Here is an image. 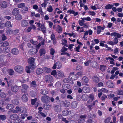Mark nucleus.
I'll use <instances>...</instances> for the list:
<instances>
[{
	"mask_svg": "<svg viewBox=\"0 0 123 123\" xmlns=\"http://www.w3.org/2000/svg\"><path fill=\"white\" fill-rule=\"evenodd\" d=\"M36 74L38 75H40L43 72V69L40 68H37L36 70Z\"/></svg>",
	"mask_w": 123,
	"mask_h": 123,
	"instance_id": "nucleus-17",
	"label": "nucleus"
},
{
	"mask_svg": "<svg viewBox=\"0 0 123 123\" xmlns=\"http://www.w3.org/2000/svg\"><path fill=\"white\" fill-rule=\"evenodd\" d=\"M38 50L35 49H30L29 51L28 52L30 54L33 55L36 54L38 51Z\"/></svg>",
	"mask_w": 123,
	"mask_h": 123,
	"instance_id": "nucleus-12",
	"label": "nucleus"
},
{
	"mask_svg": "<svg viewBox=\"0 0 123 123\" xmlns=\"http://www.w3.org/2000/svg\"><path fill=\"white\" fill-rule=\"evenodd\" d=\"M106 85L108 87L110 88H113L115 87L114 83L110 80L107 81Z\"/></svg>",
	"mask_w": 123,
	"mask_h": 123,
	"instance_id": "nucleus-9",
	"label": "nucleus"
},
{
	"mask_svg": "<svg viewBox=\"0 0 123 123\" xmlns=\"http://www.w3.org/2000/svg\"><path fill=\"white\" fill-rule=\"evenodd\" d=\"M37 98H35L34 99H31V103L32 105H34L37 100Z\"/></svg>",
	"mask_w": 123,
	"mask_h": 123,
	"instance_id": "nucleus-50",
	"label": "nucleus"
},
{
	"mask_svg": "<svg viewBox=\"0 0 123 123\" xmlns=\"http://www.w3.org/2000/svg\"><path fill=\"white\" fill-rule=\"evenodd\" d=\"M50 55H53L55 52L54 49L53 48H51L50 49Z\"/></svg>",
	"mask_w": 123,
	"mask_h": 123,
	"instance_id": "nucleus-60",
	"label": "nucleus"
},
{
	"mask_svg": "<svg viewBox=\"0 0 123 123\" xmlns=\"http://www.w3.org/2000/svg\"><path fill=\"white\" fill-rule=\"evenodd\" d=\"M23 89H21V92L22 93L26 94L27 90L29 88V86L26 84H23L22 85Z\"/></svg>",
	"mask_w": 123,
	"mask_h": 123,
	"instance_id": "nucleus-7",
	"label": "nucleus"
},
{
	"mask_svg": "<svg viewBox=\"0 0 123 123\" xmlns=\"http://www.w3.org/2000/svg\"><path fill=\"white\" fill-rule=\"evenodd\" d=\"M6 115H0V120H2V121L6 119Z\"/></svg>",
	"mask_w": 123,
	"mask_h": 123,
	"instance_id": "nucleus-54",
	"label": "nucleus"
},
{
	"mask_svg": "<svg viewBox=\"0 0 123 123\" xmlns=\"http://www.w3.org/2000/svg\"><path fill=\"white\" fill-rule=\"evenodd\" d=\"M70 85L68 84H64L62 86V88L65 90H67L70 87Z\"/></svg>",
	"mask_w": 123,
	"mask_h": 123,
	"instance_id": "nucleus-36",
	"label": "nucleus"
},
{
	"mask_svg": "<svg viewBox=\"0 0 123 123\" xmlns=\"http://www.w3.org/2000/svg\"><path fill=\"white\" fill-rule=\"evenodd\" d=\"M19 32V30L18 29H16L12 30L11 32V34L12 36H14L16 35Z\"/></svg>",
	"mask_w": 123,
	"mask_h": 123,
	"instance_id": "nucleus-38",
	"label": "nucleus"
},
{
	"mask_svg": "<svg viewBox=\"0 0 123 123\" xmlns=\"http://www.w3.org/2000/svg\"><path fill=\"white\" fill-rule=\"evenodd\" d=\"M25 6V4L23 3H21L18 5V6L19 8H23Z\"/></svg>",
	"mask_w": 123,
	"mask_h": 123,
	"instance_id": "nucleus-51",
	"label": "nucleus"
},
{
	"mask_svg": "<svg viewBox=\"0 0 123 123\" xmlns=\"http://www.w3.org/2000/svg\"><path fill=\"white\" fill-rule=\"evenodd\" d=\"M18 117V116L17 114H11L10 116V118L12 120H14L15 119Z\"/></svg>",
	"mask_w": 123,
	"mask_h": 123,
	"instance_id": "nucleus-25",
	"label": "nucleus"
},
{
	"mask_svg": "<svg viewBox=\"0 0 123 123\" xmlns=\"http://www.w3.org/2000/svg\"><path fill=\"white\" fill-rule=\"evenodd\" d=\"M85 121V120H84L80 118V117L78 121V123H83Z\"/></svg>",
	"mask_w": 123,
	"mask_h": 123,
	"instance_id": "nucleus-64",
	"label": "nucleus"
},
{
	"mask_svg": "<svg viewBox=\"0 0 123 123\" xmlns=\"http://www.w3.org/2000/svg\"><path fill=\"white\" fill-rule=\"evenodd\" d=\"M82 91L84 93H89L90 91V88L87 87H84L83 88Z\"/></svg>",
	"mask_w": 123,
	"mask_h": 123,
	"instance_id": "nucleus-24",
	"label": "nucleus"
},
{
	"mask_svg": "<svg viewBox=\"0 0 123 123\" xmlns=\"http://www.w3.org/2000/svg\"><path fill=\"white\" fill-rule=\"evenodd\" d=\"M93 80L94 82L97 83H98L99 81V79L97 76H94L93 78Z\"/></svg>",
	"mask_w": 123,
	"mask_h": 123,
	"instance_id": "nucleus-39",
	"label": "nucleus"
},
{
	"mask_svg": "<svg viewBox=\"0 0 123 123\" xmlns=\"http://www.w3.org/2000/svg\"><path fill=\"white\" fill-rule=\"evenodd\" d=\"M82 80L85 83H87L89 81V80L88 78L86 76H84L82 78Z\"/></svg>",
	"mask_w": 123,
	"mask_h": 123,
	"instance_id": "nucleus-47",
	"label": "nucleus"
},
{
	"mask_svg": "<svg viewBox=\"0 0 123 123\" xmlns=\"http://www.w3.org/2000/svg\"><path fill=\"white\" fill-rule=\"evenodd\" d=\"M62 113L63 116H67L69 114V111L68 110L65 109L62 112Z\"/></svg>",
	"mask_w": 123,
	"mask_h": 123,
	"instance_id": "nucleus-32",
	"label": "nucleus"
},
{
	"mask_svg": "<svg viewBox=\"0 0 123 123\" xmlns=\"http://www.w3.org/2000/svg\"><path fill=\"white\" fill-rule=\"evenodd\" d=\"M28 63L30 64V68H32L34 66L35 59L32 57H30L28 59Z\"/></svg>",
	"mask_w": 123,
	"mask_h": 123,
	"instance_id": "nucleus-5",
	"label": "nucleus"
},
{
	"mask_svg": "<svg viewBox=\"0 0 123 123\" xmlns=\"http://www.w3.org/2000/svg\"><path fill=\"white\" fill-rule=\"evenodd\" d=\"M15 16L16 19L17 20H20L22 19V17L19 13Z\"/></svg>",
	"mask_w": 123,
	"mask_h": 123,
	"instance_id": "nucleus-43",
	"label": "nucleus"
},
{
	"mask_svg": "<svg viewBox=\"0 0 123 123\" xmlns=\"http://www.w3.org/2000/svg\"><path fill=\"white\" fill-rule=\"evenodd\" d=\"M40 56H42L43 55H45L46 53V50L43 48L40 49L39 50Z\"/></svg>",
	"mask_w": 123,
	"mask_h": 123,
	"instance_id": "nucleus-26",
	"label": "nucleus"
},
{
	"mask_svg": "<svg viewBox=\"0 0 123 123\" xmlns=\"http://www.w3.org/2000/svg\"><path fill=\"white\" fill-rule=\"evenodd\" d=\"M26 94H27V93L26 94L24 93L23 95L21 98L22 101L24 102H26L28 100V98L26 96Z\"/></svg>",
	"mask_w": 123,
	"mask_h": 123,
	"instance_id": "nucleus-22",
	"label": "nucleus"
},
{
	"mask_svg": "<svg viewBox=\"0 0 123 123\" xmlns=\"http://www.w3.org/2000/svg\"><path fill=\"white\" fill-rule=\"evenodd\" d=\"M9 43L7 41H5L2 43V46L3 47H6L9 45Z\"/></svg>",
	"mask_w": 123,
	"mask_h": 123,
	"instance_id": "nucleus-53",
	"label": "nucleus"
},
{
	"mask_svg": "<svg viewBox=\"0 0 123 123\" xmlns=\"http://www.w3.org/2000/svg\"><path fill=\"white\" fill-rule=\"evenodd\" d=\"M45 80L46 83H52L53 80V77L50 75H47L45 76Z\"/></svg>",
	"mask_w": 123,
	"mask_h": 123,
	"instance_id": "nucleus-2",
	"label": "nucleus"
},
{
	"mask_svg": "<svg viewBox=\"0 0 123 123\" xmlns=\"http://www.w3.org/2000/svg\"><path fill=\"white\" fill-rule=\"evenodd\" d=\"M44 71L45 73H49L51 72V70L50 68L46 67L44 68Z\"/></svg>",
	"mask_w": 123,
	"mask_h": 123,
	"instance_id": "nucleus-41",
	"label": "nucleus"
},
{
	"mask_svg": "<svg viewBox=\"0 0 123 123\" xmlns=\"http://www.w3.org/2000/svg\"><path fill=\"white\" fill-rule=\"evenodd\" d=\"M74 72L70 73L69 76H70V79L71 80H77L78 78L77 76L74 74Z\"/></svg>",
	"mask_w": 123,
	"mask_h": 123,
	"instance_id": "nucleus-10",
	"label": "nucleus"
},
{
	"mask_svg": "<svg viewBox=\"0 0 123 123\" xmlns=\"http://www.w3.org/2000/svg\"><path fill=\"white\" fill-rule=\"evenodd\" d=\"M12 14L14 16H15L17 14L19 13V10L18 8H15L12 10Z\"/></svg>",
	"mask_w": 123,
	"mask_h": 123,
	"instance_id": "nucleus-19",
	"label": "nucleus"
},
{
	"mask_svg": "<svg viewBox=\"0 0 123 123\" xmlns=\"http://www.w3.org/2000/svg\"><path fill=\"white\" fill-rule=\"evenodd\" d=\"M67 13H69L70 14H72L74 15V16H76L78 14V12H75L74 10L69 9L67 11Z\"/></svg>",
	"mask_w": 123,
	"mask_h": 123,
	"instance_id": "nucleus-23",
	"label": "nucleus"
},
{
	"mask_svg": "<svg viewBox=\"0 0 123 123\" xmlns=\"http://www.w3.org/2000/svg\"><path fill=\"white\" fill-rule=\"evenodd\" d=\"M31 86L33 87H35L36 86V83L35 81H32L31 83Z\"/></svg>",
	"mask_w": 123,
	"mask_h": 123,
	"instance_id": "nucleus-57",
	"label": "nucleus"
},
{
	"mask_svg": "<svg viewBox=\"0 0 123 123\" xmlns=\"http://www.w3.org/2000/svg\"><path fill=\"white\" fill-rule=\"evenodd\" d=\"M3 50L5 53H7L9 52L10 51V48L9 47H5L3 49Z\"/></svg>",
	"mask_w": 123,
	"mask_h": 123,
	"instance_id": "nucleus-44",
	"label": "nucleus"
},
{
	"mask_svg": "<svg viewBox=\"0 0 123 123\" xmlns=\"http://www.w3.org/2000/svg\"><path fill=\"white\" fill-rule=\"evenodd\" d=\"M1 6L3 8H6L7 6V3L5 1H3L2 2H1Z\"/></svg>",
	"mask_w": 123,
	"mask_h": 123,
	"instance_id": "nucleus-30",
	"label": "nucleus"
},
{
	"mask_svg": "<svg viewBox=\"0 0 123 123\" xmlns=\"http://www.w3.org/2000/svg\"><path fill=\"white\" fill-rule=\"evenodd\" d=\"M113 6L110 4H108L105 6V9H109L112 8Z\"/></svg>",
	"mask_w": 123,
	"mask_h": 123,
	"instance_id": "nucleus-48",
	"label": "nucleus"
},
{
	"mask_svg": "<svg viewBox=\"0 0 123 123\" xmlns=\"http://www.w3.org/2000/svg\"><path fill=\"white\" fill-rule=\"evenodd\" d=\"M82 99L85 101L86 100L89 98L88 95L86 94H84L82 95Z\"/></svg>",
	"mask_w": 123,
	"mask_h": 123,
	"instance_id": "nucleus-34",
	"label": "nucleus"
},
{
	"mask_svg": "<svg viewBox=\"0 0 123 123\" xmlns=\"http://www.w3.org/2000/svg\"><path fill=\"white\" fill-rule=\"evenodd\" d=\"M62 27L60 25H58L56 29V31L58 33H60L62 32Z\"/></svg>",
	"mask_w": 123,
	"mask_h": 123,
	"instance_id": "nucleus-33",
	"label": "nucleus"
},
{
	"mask_svg": "<svg viewBox=\"0 0 123 123\" xmlns=\"http://www.w3.org/2000/svg\"><path fill=\"white\" fill-rule=\"evenodd\" d=\"M97 101H98L97 100H95L93 101L92 103V105H89V104H87V103L86 106L90 110H91L92 107L95 105L96 102Z\"/></svg>",
	"mask_w": 123,
	"mask_h": 123,
	"instance_id": "nucleus-15",
	"label": "nucleus"
},
{
	"mask_svg": "<svg viewBox=\"0 0 123 123\" xmlns=\"http://www.w3.org/2000/svg\"><path fill=\"white\" fill-rule=\"evenodd\" d=\"M57 75L59 78H62L64 76V73L62 71H59L57 72Z\"/></svg>",
	"mask_w": 123,
	"mask_h": 123,
	"instance_id": "nucleus-28",
	"label": "nucleus"
},
{
	"mask_svg": "<svg viewBox=\"0 0 123 123\" xmlns=\"http://www.w3.org/2000/svg\"><path fill=\"white\" fill-rule=\"evenodd\" d=\"M41 100L43 103H47L50 101V99L49 97L48 96L43 95L42 97Z\"/></svg>",
	"mask_w": 123,
	"mask_h": 123,
	"instance_id": "nucleus-3",
	"label": "nucleus"
},
{
	"mask_svg": "<svg viewBox=\"0 0 123 123\" xmlns=\"http://www.w3.org/2000/svg\"><path fill=\"white\" fill-rule=\"evenodd\" d=\"M69 102L67 100L62 101L61 102L62 105L65 107H67L69 106Z\"/></svg>",
	"mask_w": 123,
	"mask_h": 123,
	"instance_id": "nucleus-13",
	"label": "nucleus"
},
{
	"mask_svg": "<svg viewBox=\"0 0 123 123\" xmlns=\"http://www.w3.org/2000/svg\"><path fill=\"white\" fill-rule=\"evenodd\" d=\"M111 120V117H109L106 118L104 120V122L105 123H109Z\"/></svg>",
	"mask_w": 123,
	"mask_h": 123,
	"instance_id": "nucleus-45",
	"label": "nucleus"
},
{
	"mask_svg": "<svg viewBox=\"0 0 123 123\" xmlns=\"http://www.w3.org/2000/svg\"><path fill=\"white\" fill-rule=\"evenodd\" d=\"M11 52L14 55H17L18 54L19 51L17 48H13L11 50Z\"/></svg>",
	"mask_w": 123,
	"mask_h": 123,
	"instance_id": "nucleus-16",
	"label": "nucleus"
},
{
	"mask_svg": "<svg viewBox=\"0 0 123 123\" xmlns=\"http://www.w3.org/2000/svg\"><path fill=\"white\" fill-rule=\"evenodd\" d=\"M28 22L27 21L24 20L22 21L21 25L22 26L25 27L28 26Z\"/></svg>",
	"mask_w": 123,
	"mask_h": 123,
	"instance_id": "nucleus-18",
	"label": "nucleus"
},
{
	"mask_svg": "<svg viewBox=\"0 0 123 123\" xmlns=\"http://www.w3.org/2000/svg\"><path fill=\"white\" fill-rule=\"evenodd\" d=\"M117 94L119 95H123V90H120L118 91Z\"/></svg>",
	"mask_w": 123,
	"mask_h": 123,
	"instance_id": "nucleus-61",
	"label": "nucleus"
},
{
	"mask_svg": "<svg viewBox=\"0 0 123 123\" xmlns=\"http://www.w3.org/2000/svg\"><path fill=\"white\" fill-rule=\"evenodd\" d=\"M71 80L70 79V76H69L67 78H65L63 80V81L65 83H68Z\"/></svg>",
	"mask_w": 123,
	"mask_h": 123,
	"instance_id": "nucleus-40",
	"label": "nucleus"
},
{
	"mask_svg": "<svg viewBox=\"0 0 123 123\" xmlns=\"http://www.w3.org/2000/svg\"><path fill=\"white\" fill-rule=\"evenodd\" d=\"M21 121V120L18 117L16 119L13 121V122L14 123H19Z\"/></svg>",
	"mask_w": 123,
	"mask_h": 123,
	"instance_id": "nucleus-46",
	"label": "nucleus"
},
{
	"mask_svg": "<svg viewBox=\"0 0 123 123\" xmlns=\"http://www.w3.org/2000/svg\"><path fill=\"white\" fill-rule=\"evenodd\" d=\"M97 28L98 29H100V30H103L105 29V25H103L102 27L100 26H97Z\"/></svg>",
	"mask_w": 123,
	"mask_h": 123,
	"instance_id": "nucleus-62",
	"label": "nucleus"
},
{
	"mask_svg": "<svg viewBox=\"0 0 123 123\" xmlns=\"http://www.w3.org/2000/svg\"><path fill=\"white\" fill-rule=\"evenodd\" d=\"M28 8L27 7H24L22 9L21 12H22L26 13L27 12Z\"/></svg>",
	"mask_w": 123,
	"mask_h": 123,
	"instance_id": "nucleus-42",
	"label": "nucleus"
},
{
	"mask_svg": "<svg viewBox=\"0 0 123 123\" xmlns=\"http://www.w3.org/2000/svg\"><path fill=\"white\" fill-rule=\"evenodd\" d=\"M41 94L42 95H45L48 93V91H47L46 90L42 89L41 92Z\"/></svg>",
	"mask_w": 123,
	"mask_h": 123,
	"instance_id": "nucleus-49",
	"label": "nucleus"
},
{
	"mask_svg": "<svg viewBox=\"0 0 123 123\" xmlns=\"http://www.w3.org/2000/svg\"><path fill=\"white\" fill-rule=\"evenodd\" d=\"M30 68H31L29 66H26L25 68V71L27 73H30L31 72Z\"/></svg>",
	"mask_w": 123,
	"mask_h": 123,
	"instance_id": "nucleus-58",
	"label": "nucleus"
},
{
	"mask_svg": "<svg viewBox=\"0 0 123 123\" xmlns=\"http://www.w3.org/2000/svg\"><path fill=\"white\" fill-rule=\"evenodd\" d=\"M13 105L12 104H8L7 106V108L9 110H11L13 108Z\"/></svg>",
	"mask_w": 123,
	"mask_h": 123,
	"instance_id": "nucleus-55",
	"label": "nucleus"
},
{
	"mask_svg": "<svg viewBox=\"0 0 123 123\" xmlns=\"http://www.w3.org/2000/svg\"><path fill=\"white\" fill-rule=\"evenodd\" d=\"M12 31V30L11 29H8L6 30V33L7 35H11V32Z\"/></svg>",
	"mask_w": 123,
	"mask_h": 123,
	"instance_id": "nucleus-59",
	"label": "nucleus"
},
{
	"mask_svg": "<svg viewBox=\"0 0 123 123\" xmlns=\"http://www.w3.org/2000/svg\"><path fill=\"white\" fill-rule=\"evenodd\" d=\"M4 80H5L6 81V82L7 83V86H8L9 87L12 85L13 82L12 80H10L8 81L7 78L6 77L4 78Z\"/></svg>",
	"mask_w": 123,
	"mask_h": 123,
	"instance_id": "nucleus-20",
	"label": "nucleus"
},
{
	"mask_svg": "<svg viewBox=\"0 0 123 123\" xmlns=\"http://www.w3.org/2000/svg\"><path fill=\"white\" fill-rule=\"evenodd\" d=\"M40 28L42 32L44 34L46 32V29L44 24H41Z\"/></svg>",
	"mask_w": 123,
	"mask_h": 123,
	"instance_id": "nucleus-27",
	"label": "nucleus"
},
{
	"mask_svg": "<svg viewBox=\"0 0 123 123\" xmlns=\"http://www.w3.org/2000/svg\"><path fill=\"white\" fill-rule=\"evenodd\" d=\"M47 11L49 12H51L53 11V9L51 6L50 5L49 6L48 8L47 9Z\"/></svg>",
	"mask_w": 123,
	"mask_h": 123,
	"instance_id": "nucleus-56",
	"label": "nucleus"
},
{
	"mask_svg": "<svg viewBox=\"0 0 123 123\" xmlns=\"http://www.w3.org/2000/svg\"><path fill=\"white\" fill-rule=\"evenodd\" d=\"M55 111L57 112H59L61 111V107L59 105H56L54 107Z\"/></svg>",
	"mask_w": 123,
	"mask_h": 123,
	"instance_id": "nucleus-21",
	"label": "nucleus"
},
{
	"mask_svg": "<svg viewBox=\"0 0 123 123\" xmlns=\"http://www.w3.org/2000/svg\"><path fill=\"white\" fill-rule=\"evenodd\" d=\"M107 98V96L106 95H103L101 97V100L103 101H104L105 99Z\"/></svg>",
	"mask_w": 123,
	"mask_h": 123,
	"instance_id": "nucleus-63",
	"label": "nucleus"
},
{
	"mask_svg": "<svg viewBox=\"0 0 123 123\" xmlns=\"http://www.w3.org/2000/svg\"><path fill=\"white\" fill-rule=\"evenodd\" d=\"M17 109L19 111V112L22 113H26L27 112V111L26 108L24 106H22L17 108Z\"/></svg>",
	"mask_w": 123,
	"mask_h": 123,
	"instance_id": "nucleus-4",
	"label": "nucleus"
},
{
	"mask_svg": "<svg viewBox=\"0 0 123 123\" xmlns=\"http://www.w3.org/2000/svg\"><path fill=\"white\" fill-rule=\"evenodd\" d=\"M114 39V42L110 40L107 43L112 46L114 45L117 44L118 42V38L116 37Z\"/></svg>",
	"mask_w": 123,
	"mask_h": 123,
	"instance_id": "nucleus-8",
	"label": "nucleus"
},
{
	"mask_svg": "<svg viewBox=\"0 0 123 123\" xmlns=\"http://www.w3.org/2000/svg\"><path fill=\"white\" fill-rule=\"evenodd\" d=\"M62 66V64L60 62H57L56 63H54V65L52 67L53 69H55L56 68L57 69H59L61 68Z\"/></svg>",
	"mask_w": 123,
	"mask_h": 123,
	"instance_id": "nucleus-6",
	"label": "nucleus"
},
{
	"mask_svg": "<svg viewBox=\"0 0 123 123\" xmlns=\"http://www.w3.org/2000/svg\"><path fill=\"white\" fill-rule=\"evenodd\" d=\"M8 72L9 75L10 76L14 74V72L11 69H9L8 70Z\"/></svg>",
	"mask_w": 123,
	"mask_h": 123,
	"instance_id": "nucleus-37",
	"label": "nucleus"
},
{
	"mask_svg": "<svg viewBox=\"0 0 123 123\" xmlns=\"http://www.w3.org/2000/svg\"><path fill=\"white\" fill-rule=\"evenodd\" d=\"M6 27L9 28L10 27H12V25L11 24V22L9 21H7L5 24Z\"/></svg>",
	"mask_w": 123,
	"mask_h": 123,
	"instance_id": "nucleus-35",
	"label": "nucleus"
},
{
	"mask_svg": "<svg viewBox=\"0 0 123 123\" xmlns=\"http://www.w3.org/2000/svg\"><path fill=\"white\" fill-rule=\"evenodd\" d=\"M6 96V94L4 92H0V97L5 98Z\"/></svg>",
	"mask_w": 123,
	"mask_h": 123,
	"instance_id": "nucleus-52",
	"label": "nucleus"
},
{
	"mask_svg": "<svg viewBox=\"0 0 123 123\" xmlns=\"http://www.w3.org/2000/svg\"><path fill=\"white\" fill-rule=\"evenodd\" d=\"M89 98V100L87 102V104H90L92 102L94 99V95L93 94H91L88 95Z\"/></svg>",
	"mask_w": 123,
	"mask_h": 123,
	"instance_id": "nucleus-11",
	"label": "nucleus"
},
{
	"mask_svg": "<svg viewBox=\"0 0 123 123\" xmlns=\"http://www.w3.org/2000/svg\"><path fill=\"white\" fill-rule=\"evenodd\" d=\"M14 69L16 72L22 74L23 72L24 68L21 66L17 65L15 67Z\"/></svg>",
	"mask_w": 123,
	"mask_h": 123,
	"instance_id": "nucleus-1",
	"label": "nucleus"
},
{
	"mask_svg": "<svg viewBox=\"0 0 123 123\" xmlns=\"http://www.w3.org/2000/svg\"><path fill=\"white\" fill-rule=\"evenodd\" d=\"M18 87L16 85L12 86L11 88V89L12 91L14 92H16L19 89Z\"/></svg>",
	"mask_w": 123,
	"mask_h": 123,
	"instance_id": "nucleus-14",
	"label": "nucleus"
},
{
	"mask_svg": "<svg viewBox=\"0 0 123 123\" xmlns=\"http://www.w3.org/2000/svg\"><path fill=\"white\" fill-rule=\"evenodd\" d=\"M78 103L76 101H74L72 102L71 104V107L73 108H76Z\"/></svg>",
	"mask_w": 123,
	"mask_h": 123,
	"instance_id": "nucleus-29",
	"label": "nucleus"
},
{
	"mask_svg": "<svg viewBox=\"0 0 123 123\" xmlns=\"http://www.w3.org/2000/svg\"><path fill=\"white\" fill-rule=\"evenodd\" d=\"M100 69L102 72L104 71L106 69V66L103 65H100Z\"/></svg>",
	"mask_w": 123,
	"mask_h": 123,
	"instance_id": "nucleus-31",
	"label": "nucleus"
}]
</instances>
